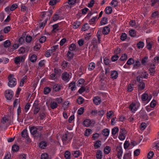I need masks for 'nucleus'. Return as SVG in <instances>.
<instances>
[{"label":"nucleus","instance_id":"nucleus-10","mask_svg":"<svg viewBox=\"0 0 159 159\" xmlns=\"http://www.w3.org/2000/svg\"><path fill=\"white\" fill-rule=\"evenodd\" d=\"M110 32V29L108 26H105L103 28L102 30L103 34H108Z\"/></svg>","mask_w":159,"mask_h":159},{"label":"nucleus","instance_id":"nucleus-60","mask_svg":"<svg viewBox=\"0 0 159 159\" xmlns=\"http://www.w3.org/2000/svg\"><path fill=\"white\" fill-rule=\"evenodd\" d=\"M11 27L9 26H7L3 30L4 32L5 33H8L10 30Z\"/></svg>","mask_w":159,"mask_h":159},{"label":"nucleus","instance_id":"nucleus-4","mask_svg":"<svg viewBox=\"0 0 159 159\" xmlns=\"http://www.w3.org/2000/svg\"><path fill=\"white\" fill-rule=\"evenodd\" d=\"M25 58V56L16 57L15 58L14 62L16 64H18L20 62H23L24 61Z\"/></svg>","mask_w":159,"mask_h":159},{"label":"nucleus","instance_id":"nucleus-30","mask_svg":"<svg viewBox=\"0 0 159 159\" xmlns=\"http://www.w3.org/2000/svg\"><path fill=\"white\" fill-rule=\"evenodd\" d=\"M107 22V18L106 17H103L102 18L100 21V24L101 25L106 24Z\"/></svg>","mask_w":159,"mask_h":159},{"label":"nucleus","instance_id":"nucleus-49","mask_svg":"<svg viewBox=\"0 0 159 159\" xmlns=\"http://www.w3.org/2000/svg\"><path fill=\"white\" fill-rule=\"evenodd\" d=\"M154 154L153 152L150 151L148 152L147 155V157L148 159H151L154 155Z\"/></svg>","mask_w":159,"mask_h":159},{"label":"nucleus","instance_id":"nucleus-51","mask_svg":"<svg viewBox=\"0 0 159 159\" xmlns=\"http://www.w3.org/2000/svg\"><path fill=\"white\" fill-rule=\"evenodd\" d=\"M131 156V153H126L124 156L123 158L124 159H129L130 157Z\"/></svg>","mask_w":159,"mask_h":159},{"label":"nucleus","instance_id":"nucleus-61","mask_svg":"<svg viewBox=\"0 0 159 159\" xmlns=\"http://www.w3.org/2000/svg\"><path fill=\"white\" fill-rule=\"evenodd\" d=\"M80 154V152L79 151H74V152L73 153V155L75 157H78Z\"/></svg>","mask_w":159,"mask_h":159},{"label":"nucleus","instance_id":"nucleus-59","mask_svg":"<svg viewBox=\"0 0 159 159\" xmlns=\"http://www.w3.org/2000/svg\"><path fill=\"white\" fill-rule=\"evenodd\" d=\"M32 37L30 35L27 36L25 38L26 41L27 43L30 42L32 40Z\"/></svg>","mask_w":159,"mask_h":159},{"label":"nucleus","instance_id":"nucleus-16","mask_svg":"<svg viewBox=\"0 0 159 159\" xmlns=\"http://www.w3.org/2000/svg\"><path fill=\"white\" fill-rule=\"evenodd\" d=\"M53 89L56 92L58 91L61 89V87L60 85L58 84H55L53 86Z\"/></svg>","mask_w":159,"mask_h":159},{"label":"nucleus","instance_id":"nucleus-41","mask_svg":"<svg viewBox=\"0 0 159 159\" xmlns=\"http://www.w3.org/2000/svg\"><path fill=\"white\" fill-rule=\"evenodd\" d=\"M152 6H154L155 5H159V0H152Z\"/></svg>","mask_w":159,"mask_h":159},{"label":"nucleus","instance_id":"nucleus-27","mask_svg":"<svg viewBox=\"0 0 159 159\" xmlns=\"http://www.w3.org/2000/svg\"><path fill=\"white\" fill-rule=\"evenodd\" d=\"M89 24L87 23H86L83 26L81 30L83 31H85L88 30L89 28Z\"/></svg>","mask_w":159,"mask_h":159},{"label":"nucleus","instance_id":"nucleus-64","mask_svg":"<svg viewBox=\"0 0 159 159\" xmlns=\"http://www.w3.org/2000/svg\"><path fill=\"white\" fill-rule=\"evenodd\" d=\"M48 155L47 153H43L42 154L41 156V159H47Z\"/></svg>","mask_w":159,"mask_h":159},{"label":"nucleus","instance_id":"nucleus-34","mask_svg":"<svg viewBox=\"0 0 159 159\" xmlns=\"http://www.w3.org/2000/svg\"><path fill=\"white\" fill-rule=\"evenodd\" d=\"M142 100L143 101H145L148 99V96L147 94L144 93L143 94L142 97Z\"/></svg>","mask_w":159,"mask_h":159},{"label":"nucleus","instance_id":"nucleus-42","mask_svg":"<svg viewBox=\"0 0 159 159\" xmlns=\"http://www.w3.org/2000/svg\"><path fill=\"white\" fill-rule=\"evenodd\" d=\"M69 50L71 51H74L76 49V45L75 44L72 43L69 47Z\"/></svg>","mask_w":159,"mask_h":159},{"label":"nucleus","instance_id":"nucleus-46","mask_svg":"<svg viewBox=\"0 0 159 159\" xmlns=\"http://www.w3.org/2000/svg\"><path fill=\"white\" fill-rule=\"evenodd\" d=\"M127 35L125 33H122L120 36V39L122 41H124L126 38Z\"/></svg>","mask_w":159,"mask_h":159},{"label":"nucleus","instance_id":"nucleus-28","mask_svg":"<svg viewBox=\"0 0 159 159\" xmlns=\"http://www.w3.org/2000/svg\"><path fill=\"white\" fill-rule=\"evenodd\" d=\"M19 149V147L17 145L14 144L12 147V150L14 152H16Z\"/></svg>","mask_w":159,"mask_h":159},{"label":"nucleus","instance_id":"nucleus-5","mask_svg":"<svg viewBox=\"0 0 159 159\" xmlns=\"http://www.w3.org/2000/svg\"><path fill=\"white\" fill-rule=\"evenodd\" d=\"M116 150L117 152V155L118 158L120 159L123 153L121 147L120 145L118 146L116 148Z\"/></svg>","mask_w":159,"mask_h":159},{"label":"nucleus","instance_id":"nucleus-45","mask_svg":"<svg viewBox=\"0 0 159 159\" xmlns=\"http://www.w3.org/2000/svg\"><path fill=\"white\" fill-rule=\"evenodd\" d=\"M134 59L132 58H130L127 61V64L128 65H131L134 63Z\"/></svg>","mask_w":159,"mask_h":159},{"label":"nucleus","instance_id":"nucleus-39","mask_svg":"<svg viewBox=\"0 0 159 159\" xmlns=\"http://www.w3.org/2000/svg\"><path fill=\"white\" fill-rule=\"evenodd\" d=\"M51 89L49 87H46L44 89V93L45 94H48L51 91Z\"/></svg>","mask_w":159,"mask_h":159},{"label":"nucleus","instance_id":"nucleus-19","mask_svg":"<svg viewBox=\"0 0 159 159\" xmlns=\"http://www.w3.org/2000/svg\"><path fill=\"white\" fill-rule=\"evenodd\" d=\"M101 145V141L100 140H98L96 141L94 146L95 148L97 149L100 148Z\"/></svg>","mask_w":159,"mask_h":159},{"label":"nucleus","instance_id":"nucleus-57","mask_svg":"<svg viewBox=\"0 0 159 159\" xmlns=\"http://www.w3.org/2000/svg\"><path fill=\"white\" fill-rule=\"evenodd\" d=\"M84 82L85 81L84 79H81L79 80L77 82V85L78 86H80V85L83 84Z\"/></svg>","mask_w":159,"mask_h":159},{"label":"nucleus","instance_id":"nucleus-14","mask_svg":"<svg viewBox=\"0 0 159 159\" xmlns=\"http://www.w3.org/2000/svg\"><path fill=\"white\" fill-rule=\"evenodd\" d=\"M69 87H70L72 91L75 90L76 89L75 83V82H71L70 84Z\"/></svg>","mask_w":159,"mask_h":159},{"label":"nucleus","instance_id":"nucleus-9","mask_svg":"<svg viewBox=\"0 0 159 159\" xmlns=\"http://www.w3.org/2000/svg\"><path fill=\"white\" fill-rule=\"evenodd\" d=\"M91 123V120L89 119L85 120L83 123L84 126L87 127L89 126Z\"/></svg>","mask_w":159,"mask_h":159},{"label":"nucleus","instance_id":"nucleus-24","mask_svg":"<svg viewBox=\"0 0 159 159\" xmlns=\"http://www.w3.org/2000/svg\"><path fill=\"white\" fill-rule=\"evenodd\" d=\"M74 55V53L71 52L70 51L68 52L67 54V56L68 57V59L69 60H70L73 58Z\"/></svg>","mask_w":159,"mask_h":159},{"label":"nucleus","instance_id":"nucleus-13","mask_svg":"<svg viewBox=\"0 0 159 159\" xmlns=\"http://www.w3.org/2000/svg\"><path fill=\"white\" fill-rule=\"evenodd\" d=\"M105 13L107 14H110L112 11V8L110 6L107 7L105 9Z\"/></svg>","mask_w":159,"mask_h":159},{"label":"nucleus","instance_id":"nucleus-21","mask_svg":"<svg viewBox=\"0 0 159 159\" xmlns=\"http://www.w3.org/2000/svg\"><path fill=\"white\" fill-rule=\"evenodd\" d=\"M154 66V64H153L152 66L151 65V67L149 69V71L151 73V75H153L155 72V67H153Z\"/></svg>","mask_w":159,"mask_h":159},{"label":"nucleus","instance_id":"nucleus-2","mask_svg":"<svg viewBox=\"0 0 159 159\" xmlns=\"http://www.w3.org/2000/svg\"><path fill=\"white\" fill-rule=\"evenodd\" d=\"M5 96L6 98L8 100H10L13 96V91L10 90H7L6 91Z\"/></svg>","mask_w":159,"mask_h":159},{"label":"nucleus","instance_id":"nucleus-32","mask_svg":"<svg viewBox=\"0 0 159 159\" xmlns=\"http://www.w3.org/2000/svg\"><path fill=\"white\" fill-rule=\"evenodd\" d=\"M120 1L119 0H112L111 3V4L114 6V7H116L118 5V3Z\"/></svg>","mask_w":159,"mask_h":159},{"label":"nucleus","instance_id":"nucleus-25","mask_svg":"<svg viewBox=\"0 0 159 159\" xmlns=\"http://www.w3.org/2000/svg\"><path fill=\"white\" fill-rule=\"evenodd\" d=\"M84 101V99L81 97H79L76 100L77 102L79 104H81L83 103Z\"/></svg>","mask_w":159,"mask_h":159},{"label":"nucleus","instance_id":"nucleus-37","mask_svg":"<svg viewBox=\"0 0 159 159\" xmlns=\"http://www.w3.org/2000/svg\"><path fill=\"white\" fill-rule=\"evenodd\" d=\"M148 57H143L141 60V63L142 65H145V63L148 62Z\"/></svg>","mask_w":159,"mask_h":159},{"label":"nucleus","instance_id":"nucleus-17","mask_svg":"<svg viewBox=\"0 0 159 159\" xmlns=\"http://www.w3.org/2000/svg\"><path fill=\"white\" fill-rule=\"evenodd\" d=\"M96 157L98 159H101L102 157V152L101 150L97 151L96 154Z\"/></svg>","mask_w":159,"mask_h":159},{"label":"nucleus","instance_id":"nucleus-29","mask_svg":"<svg viewBox=\"0 0 159 159\" xmlns=\"http://www.w3.org/2000/svg\"><path fill=\"white\" fill-rule=\"evenodd\" d=\"M145 87V84L142 82H140L139 84L138 89L142 90L144 89Z\"/></svg>","mask_w":159,"mask_h":159},{"label":"nucleus","instance_id":"nucleus-22","mask_svg":"<svg viewBox=\"0 0 159 159\" xmlns=\"http://www.w3.org/2000/svg\"><path fill=\"white\" fill-rule=\"evenodd\" d=\"M144 46V43L141 41L139 42L137 44V48L139 49L142 48Z\"/></svg>","mask_w":159,"mask_h":159},{"label":"nucleus","instance_id":"nucleus-58","mask_svg":"<svg viewBox=\"0 0 159 159\" xmlns=\"http://www.w3.org/2000/svg\"><path fill=\"white\" fill-rule=\"evenodd\" d=\"M146 127V124L145 123H142L140 125V128L141 130H144Z\"/></svg>","mask_w":159,"mask_h":159},{"label":"nucleus","instance_id":"nucleus-43","mask_svg":"<svg viewBox=\"0 0 159 159\" xmlns=\"http://www.w3.org/2000/svg\"><path fill=\"white\" fill-rule=\"evenodd\" d=\"M92 130L90 129H88L86 130L84 135L85 136H88L91 134Z\"/></svg>","mask_w":159,"mask_h":159},{"label":"nucleus","instance_id":"nucleus-35","mask_svg":"<svg viewBox=\"0 0 159 159\" xmlns=\"http://www.w3.org/2000/svg\"><path fill=\"white\" fill-rule=\"evenodd\" d=\"M129 34L131 37H134L136 35V32L134 30H131L129 31Z\"/></svg>","mask_w":159,"mask_h":159},{"label":"nucleus","instance_id":"nucleus-44","mask_svg":"<svg viewBox=\"0 0 159 159\" xmlns=\"http://www.w3.org/2000/svg\"><path fill=\"white\" fill-rule=\"evenodd\" d=\"M102 34L101 31H98L97 33V37L98 39V43H100L101 42V35Z\"/></svg>","mask_w":159,"mask_h":159},{"label":"nucleus","instance_id":"nucleus-55","mask_svg":"<svg viewBox=\"0 0 159 159\" xmlns=\"http://www.w3.org/2000/svg\"><path fill=\"white\" fill-rule=\"evenodd\" d=\"M46 38L45 36H43L39 39V41L41 43H43L46 40Z\"/></svg>","mask_w":159,"mask_h":159},{"label":"nucleus","instance_id":"nucleus-48","mask_svg":"<svg viewBox=\"0 0 159 159\" xmlns=\"http://www.w3.org/2000/svg\"><path fill=\"white\" fill-rule=\"evenodd\" d=\"M73 28L76 29L79 27L80 25V23L79 22L77 21L76 22H74L73 24Z\"/></svg>","mask_w":159,"mask_h":159},{"label":"nucleus","instance_id":"nucleus-54","mask_svg":"<svg viewBox=\"0 0 159 159\" xmlns=\"http://www.w3.org/2000/svg\"><path fill=\"white\" fill-rule=\"evenodd\" d=\"M118 58L119 56L117 55H115L112 57L111 59L113 61H115L118 60Z\"/></svg>","mask_w":159,"mask_h":159},{"label":"nucleus","instance_id":"nucleus-20","mask_svg":"<svg viewBox=\"0 0 159 159\" xmlns=\"http://www.w3.org/2000/svg\"><path fill=\"white\" fill-rule=\"evenodd\" d=\"M47 146V143L44 141H42L39 143V147L42 149L44 148Z\"/></svg>","mask_w":159,"mask_h":159},{"label":"nucleus","instance_id":"nucleus-38","mask_svg":"<svg viewBox=\"0 0 159 159\" xmlns=\"http://www.w3.org/2000/svg\"><path fill=\"white\" fill-rule=\"evenodd\" d=\"M11 42L10 40H7L3 44L5 48H7L10 45Z\"/></svg>","mask_w":159,"mask_h":159},{"label":"nucleus","instance_id":"nucleus-63","mask_svg":"<svg viewBox=\"0 0 159 159\" xmlns=\"http://www.w3.org/2000/svg\"><path fill=\"white\" fill-rule=\"evenodd\" d=\"M127 55L125 54L121 57L120 58V60L121 61H124L125 60L127 59Z\"/></svg>","mask_w":159,"mask_h":159},{"label":"nucleus","instance_id":"nucleus-50","mask_svg":"<svg viewBox=\"0 0 159 159\" xmlns=\"http://www.w3.org/2000/svg\"><path fill=\"white\" fill-rule=\"evenodd\" d=\"M57 102H51L50 104L51 107L52 109H54L57 107Z\"/></svg>","mask_w":159,"mask_h":159},{"label":"nucleus","instance_id":"nucleus-31","mask_svg":"<svg viewBox=\"0 0 159 159\" xmlns=\"http://www.w3.org/2000/svg\"><path fill=\"white\" fill-rule=\"evenodd\" d=\"M111 150V148L109 146H106L104 149V152L105 154H108L110 152Z\"/></svg>","mask_w":159,"mask_h":159},{"label":"nucleus","instance_id":"nucleus-56","mask_svg":"<svg viewBox=\"0 0 159 159\" xmlns=\"http://www.w3.org/2000/svg\"><path fill=\"white\" fill-rule=\"evenodd\" d=\"M60 17L59 15L56 14L54 15L53 17V20L54 21L60 19Z\"/></svg>","mask_w":159,"mask_h":159},{"label":"nucleus","instance_id":"nucleus-11","mask_svg":"<svg viewBox=\"0 0 159 159\" xmlns=\"http://www.w3.org/2000/svg\"><path fill=\"white\" fill-rule=\"evenodd\" d=\"M37 129L34 126L31 127L30 129V131L31 134L34 135L36 134L37 132Z\"/></svg>","mask_w":159,"mask_h":159},{"label":"nucleus","instance_id":"nucleus-8","mask_svg":"<svg viewBox=\"0 0 159 159\" xmlns=\"http://www.w3.org/2000/svg\"><path fill=\"white\" fill-rule=\"evenodd\" d=\"M94 103L96 105H98L101 102L100 98L98 96L95 97L93 99Z\"/></svg>","mask_w":159,"mask_h":159},{"label":"nucleus","instance_id":"nucleus-26","mask_svg":"<svg viewBox=\"0 0 159 159\" xmlns=\"http://www.w3.org/2000/svg\"><path fill=\"white\" fill-rule=\"evenodd\" d=\"M109 133V130L107 129H105L102 130V134L105 136H107Z\"/></svg>","mask_w":159,"mask_h":159},{"label":"nucleus","instance_id":"nucleus-15","mask_svg":"<svg viewBox=\"0 0 159 159\" xmlns=\"http://www.w3.org/2000/svg\"><path fill=\"white\" fill-rule=\"evenodd\" d=\"M69 75L67 72L64 73L62 75V78L64 80H67L69 78Z\"/></svg>","mask_w":159,"mask_h":159},{"label":"nucleus","instance_id":"nucleus-62","mask_svg":"<svg viewBox=\"0 0 159 159\" xmlns=\"http://www.w3.org/2000/svg\"><path fill=\"white\" fill-rule=\"evenodd\" d=\"M84 108L83 107H81L78 110V114L81 115L83 114L84 111Z\"/></svg>","mask_w":159,"mask_h":159},{"label":"nucleus","instance_id":"nucleus-40","mask_svg":"<svg viewBox=\"0 0 159 159\" xmlns=\"http://www.w3.org/2000/svg\"><path fill=\"white\" fill-rule=\"evenodd\" d=\"M37 56L35 54H33L30 58V60L31 62H34L36 60Z\"/></svg>","mask_w":159,"mask_h":159},{"label":"nucleus","instance_id":"nucleus-33","mask_svg":"<svg viewBox=\"0 0 159 159\" xmlns=\"http://www.w3.org/2000/svg\"><path fill=\"white\" fill-rule=\"evenodd\" d=\"M65 157L66 159L70 158V153L68 151H66L65 153Z\"/></svg>","mask_w":159,"mask_h":159},{"label":"nucleus","instance_id":"nucleus-12","mask_svg":"<svg viewBox=\"0 0 159 159\" xmlns=\"http://www.w3.org/2000/svg\"><path fill=\"white\" fill-rule=\"evenodd\" d=\"M118 75L117 72L115 70H114L112 72L111 76L112 79H115L117 77Z\"/></svg>","mask_w":159,"mask_h":159},{"label":"nucleus","instance_id":"nucleus-3","mask_svg":"<svg viewBox=\"0 0 159 159\" xmlns=\"http://www.w3.org/2000/svg\"><path fill=\"white\" fill-rule=\"evenodd\" d=\"M72 138V136L69 134H65L62 135V140L63 141H66L68 140L70 141Z\"/></svg>","mask_w":159,"mask_h":159},{"label":"nucleus","instance_id":"nucleus-52","mask_svg":"<svg viewBox=\"0 0 159 159\" xmlns=\"http://www.w3.org/2000/svg\"><path fill=\"white\" fill-rule=\"evenodd\" d=\"M156 101L153 99L150 104V107L152 108H154L156 106Z\"/></svg>","mask_w":159,"mask_h":159},{"label":"nucleus","instance_id":"nucleus-36","mask_svg":"<svg viewBox=\"0 0 159 159\" xmlns=\"http://www.w3.org/2000/svg\"><path fill=\"white\" fill-rule=\"evenodd\" d=\"M118 131L119 129L117 127H114V128L112 129V134L113 135L116 134Z\"/></svg>","mask_w":159,"mask_h":159},{"label":"nucleus","instance_id":"nucleus-53","mask_svg":"<svg viewBox=\"0 0 159 159\" xmlns=\"http://www.w3.org/2000/svg\"><path fill=\"white\" fill-rule=\"evenodd\" d=\"M70 103L68 102H65L62 105V107L64 108V109L65 110L67 109L69 107Z\"/></svg>","mask_w":159,"mask_h":159},{"label":"nucleus","instance_id":"nucleus-6","mask_svg":"<svg viewBox=\"0 0 159 159\" xmlns=\"http://www.w3.org/2000/svg\"><path fill=\"white\" fill-rule=\"evenodd\" d=\"M136 106L135 104L132 103L129 105V108L133 112L135 111L138 109V107H137Z\"/></svg>","mask_w":159,"mask_h":159},{"label":"nucleus","instance_id":"nucleus-23","mask_svg":"<svg viewBox=\"0 0 159 159\" xmlns=\"http://www.w3.org/2000/svg\"><path fill=\"white\" fill-rule=\"evenodd\" d=\"M95 64L93 62L90 63L88 66V69L90 70L94 69L95 67Z\"/></svg>","mask_w":159,"mask_h":159},{"label":"nucleus","instance_id":"nucleus-7","mask_svg":"<svg viewBox=\"0 0 159 159\" xmlns=\"http://www.w3.org/2000/svg\"><path fill=\"white\" fill-rule=\"evenodd\" d=\"M27 132V130L26 129H25L24 130L21 132V136L23 138H27V141H29V138H28L29 136Z\"/></svg>","mask_w":159,"mask_h":159},{"label":"nucleus","instance_id":"nucleus-18","mask_svg":"<svg viewBox=\"0 0 159 159\" xmlns=\"http://www.w3.org/2000/svg\"><path fill=\"white\" fill-rule=\"evenodd\" d=\"M141 65V63L139 60H137L135 62V63L134 65L133 68L134 69H137L139 68Z\"/></svg>","mask_w":159,"mask_h":159},{"label":"nucleus","instance_id":"nucleus-1","mask_svg":"<svg viewBox=\"0 0 159 159\" xmlns=\"http://www.w3.org/2000/svg\"><path fill=\"white\" fill-rule=\"evenodd\" d=\"M14 75L12 74H10L8 77V85L11 87H13L15 86L16 84V79L14 77Z\"/></svg>","mask_w":159,"mask_h":159},{"label":"nucleus","instance_id":"nucleus-47","mask_svg":"<svg viewBox=\"0 0 159 159\" xmlns=\"http://www.w3.org/2000/svg\"><path fill=\"white\" fill-rule=\"evenodd\" d=\"M18 6L16 4H12L10 7V10L11 11H13L17 8Z\"/></svg>","mask_w":159,"mask_h":159}]
</instances>
